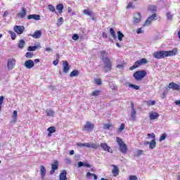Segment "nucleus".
Wrapping results in <instances>:
<instances>
[{
    "instance_id": "obj_1",
    "label": "nucleus",
    "mask_w": 180,
    "mask_h": 180,
    "mask_svg": "<svg viewBox=\"0 0 180 180\" xmlns=\"http://www.w3.org/2000/svg\"><path fill=\"white\" fill-rule=\"evenodd\" d=\"M178 51L176 49H174L172 51H160L153 53V56L157 60H161L165 58V57H171L172 56H176Z\"/></svg>"
},
{
    "instance_id": "obj_2",
    "label": "nucleus",
    "mask_w": 180,
    "mask_h": 180,
    "mask_svg": "<svg viewBox=\"0 0 180 180\" xmlns=\"http://www.w3.org/2000/svg\"><path fill=\"white\" fill-rule=\"evenodd\" d=\"M102 61L104 63L103 71L104 72H109L112 71V62L109 58L106 57V51H100Z\"/></svg>"
},
{
    "instance_id": "obj_3",
    "label": "nucleus",
    "mask_w": 180,
    "mask_h": 180,
    "mask_svg": "<svg viewBox=\"0 0 180 180\" xmlns=\"http://www.w3.org/2000/svg\"><path fill=\"white\" fill-rule=\"evenodd\" d=\"M146 75H147V71L138 70L134 73L133 77L135 81H141Z\"/></svg>"
},
{
    "instance_id": "obj_4",
    "label": "nucleus",
    "mask_w": 180,
    "mask_h": 180,
    "mask_svg": "<svg viewBox=\"0 0 180 180\" xmlns=\"http://www.w3.org/2000/svg\"><path fill=\"white\" fill-rule=\"evenodd\" d=\"M148 137H151L152 141H150V142L146 141V142H145V144L146 146L148 145L149 148L150 150H153V148L157 146V142L155 141V134H154V133L148 134Z\"/></svg>"
},
{
    "instance_id": "obj_5",
    "label": "nucleus",
    "mask_w": 180,
    "mask_h": 180,
    "mask_svg": "<svg viewBox=\"0 0 180 180\" xmlns=\"http://www.w3.org/2000/svg\"><path fill=\"white\" fill-rule=\"evenodd\" d=\"M117 142L121 153H122V154H126L127 153V145L124 143L123 140H122L120 137H117Z\"/></svg>"
},
{
    "instance_id": "obj_6",
    "label": "nucleus",
    "mask_w": 180,
    "mask_h": 180,
    "mask_svg": "<svg viewBox=\"0 0 180 180\" xmlns=\"http://www.w3.org/2000/svg\"><path fill=\"white\" fill-rule=\"evenodd\" d=\"M148 61L146 58H141L139 60H137L134 63V65L129 68L130 71H133V70H136V68H139L140 65H143V64H147Z\"/></svg>"
},
{
    "instance_id": "obj_7",
    "label": "nucleus",
    "mask_w": 180,
    "mask_h": 180,
    "mask_svg": "<svg viewBox=\"0 0 180 180\" xmlns=\"http://www.w3.org/2000/svg\"><path fill=\"white\" fill-rule=\"evenodd\" d=\"M95 129V125L91 124V122H86V124L84 125L82 130L83 131H92Z\"/></svg>"
},
{
    "instance_id": "obj_8",
    "label": "nucleus",
    "mask_w": 180,
    "mask_h": 180,
    "mask_svg": "<svg viewBox=\"0 0 180 180\" xmlns=\"http://www.w3.org/2000/svg\"><path fill=\"white\" fill-rule=\"evenodd\" d=\"M157 19V14L156 13H153L152 14L146 21L145 24L143 25V26H150V25H151V23H153V22H154V20H155Z\"/></svg>"
},
{
    "instance_id": "obj_9",
    "label": "nucleus",
    "mask_w": 180,
    "mask_h": 180,
    "mask_svg": "<svg viewBox=\"0 0 180 180\" xmlns=\"http://www.w3.org/2000/svg\"><path fill=\"white\" fill-rule=\"evenodd\" d=\"M15 65H16V60L14 58L9 59L7 63V68L8 70H13L15 68Z\"/></svg>"
},
{
    "instance_id": "obj_10",
    "label": "nucleus",
    "mask_w": 180,
    "mask_h": 180,
    "mask_svg": "<svg viewBox=\"0 0 180 180\" xmlns=\"http://www.w3.org/2000/svg\"><path fill=\"white\" fill-rule=\"evenodd\" d=\"M51 165V170L49 172L50 175H53L57 169H58V161L54 160L53 163Z\"/></svg>"
},
{
    "instance_id": "obj_11",
    "label": "nucleus",
    "mask_w": 180,
    "mask_h": 180,
    "mask_svg": "<svg viewBox=\"0 0 180 180\" xmlns=\"http://www.w3.org/2000/svg\"><path fill=\"white\" fill-rule=\"evenodd\" d=\"M14 32H15L17 34H22L23 32H25V27L20 25H15Z\"/></svg>"
},
{
    "instance_id": "obj_12",
    "label": "nucleus",
    "mask_w": 180,
    "mask_h": 180,
    "mask_svg": "<svg viewBox=\"0 0 180 180\" xmlns=\"http://www.w3.org/2000/svg\"><path fill=\"white\" fill-rule=\"evenodd\" d=\"M27 13V11L26 10V8L22 7L21 11L17 14L18 18H20L21 19H24V18L26 17V15Z\"/></svg>"
},
{
    "instance_id": "obj_13",
    "label": "nucleus",
    "mask_w": 180,
    "mask_h": 180,
    "mask_svg": "<svg viewBox=\"0 0 180 180\" xmlns=\"http://www.w3.org/2000/svg\"><path fill=\"white\" fill-rule=\"evenodd\" d=\"M168 88L169 89H173V91H179L180 87L179 85L176 84L175 82H171L169 84Z\"/></svg>"
},
{
    "instance_id": "obj_14",
    "label": "nucleus",
    "mask_w": 180,
    "mask_h": 180,
    "mask_svg": "<svg viewBox=\"0 0 180 180\" xmlns=\"http://www.w3.org/2000/svg\"><path fill=\"white\" fill-rule=\"evenodd\" d=\"M63 72L65 74H68V71H70V65H68V61L63 60Z\"/></svg>"
},
{
    "instance_id": "obj_15",
    "label": "nucleus",
    "mask_w": 180,
    "mask_h": 180,
    "mask_svg": "<svg viewBox=\"0 0 180 180\" xmlns=\"http://www.w3.org/2000/svg\"><path fill=\"white\" fill-rule=\"evenodd\" d=\"M100 147L104 150L108 151V153H112V149H110V147L108 146V143H101L100 145Z\"/></svg>"
},
{
    "instance_id": "obj_16",
    "label": "nucleus",
    "mask_w": 180,
    "mask_h": 180,
    "mask_svg": "<svg viewBox=\"0 0 180 180\" xmlns=\"http://www.w3.org/2000/svg\"><path fill=\"white\" fill-rule=\"evenodd\" d=\"M25 67L28 68V70H30V68H33V67H34V62L32 60H26L25 63Z\"/></svg>"
},
{
    "instance_id": "obj_17",
    "label": "nucleus",
    "mask_w": 180,
    "mask_h": 180,
    "mask_svg": "<svg viewBox=\"0 0 180 180\" xmlns=\"http://www.w3.org/2000/svg\"><path fill=\"white\" fill-rule=\"evenodd\" d=\"M158 117H160V114L157 112H151L149 113L150 120H155L156 119H158Z\"/></svg>"
},
{
    "instance_id": "obj_18",
    "label": "nucleus",
    "mask_w": 180,
    "mask_h": 180,
    "mask_svg": "<svg viewBox=\"0 0 180 180\" xmlns=\"http://www.w3.org/2000/svg\"><path fill=\"white\" fill-rule=\"evenodd\" d=\"M141 21V14L140 13H136L134 15V23H140V22Z\"/></svg>"
},
{
    "instance_id": "obj_19",
    "label": "nucleus",
    "mask_w": 180,
    "mask_h": 180,
    "mask_svg": "<svg viewBox=\"0 0 180 180\" xmlns=\"http://www.w3.org/2000/svg\"><path fill=\"white\" fill-rule=\"evenodd\" d=\"M30 36L34 39H40L41 37V31L37 30L34 32V34H30Z\"/></svg>"
},
{
    "instance_id": "obj_20",
    "label": "nucleus",
    "mask_w": 180,
    "mask_h": 180,
    "mask_svg": "<svg viewBox=\"0 0 180 180\" xmlns=\"http://www.w3.org/2000/svg\"><path fill=\"white\" fill-rule=\"evenodd\" d=\"M112 167L113 169H112V174L114 176H117V175H119V172H120L119 167L117 165H112Z\"/></svg>"
},
{
    "instance_id": "obj_21",
    "label": "nucleus",
    "mask_w": 180,
    "mask_h": 180,
    "mask_svg": "<svg viewBox=\"0 0 180 180\" xmlns=\"http://www.w3.org/2000/svg\"><path fill=\"white\" fill-rule=\"evenodd\" d=\"M27 19H34V20H40V15L37 14H31L27 15Z\"/></svg>"
},
{
    "instance_id": "obj_22",
    "label": "nucleus",
    "mask_w": 180,
    "mask_h": 180,
    "mask_svg": "<svg viewBox=\"0 0 180 180\" xmlns=\"http://www.w3.org/2000/svg\"><path fill=\"white\" fill-rule=\"evenodd\" d=\"M60 180H67V171L63 170L62 172L59 175Z\"/></svg>"
},
{
    "instance_id": "obj_23",
    "label": "nucleus",
    "mask_w": 180,
    "mask_h": 180,
    "mask_svg": "<svg viewBox=\"0 0 180 180\" xmlns=\"http://www.w3.org/2000/svg\"><path fill=\"white\" fill-rule=\"evenodd\" d=\"M148 10L149 11V12H151V13H155V12H157V6L149 5L148 7Z\"/></svg>"
},
{
    "instance_id": "obj_24",
    "label": "nucleus",
    "mask_w": 180,
    "mask_h": 180,
    "mask_svg": "<svg viewBox=\"0 0 180 180\" xmlns=\"http://www.w3.org/2000/svg\"><path fill=\"white\" fill-rule=\"evenodd\" d=\"M86 147L88 148H99V144L86 143Z\"/></svg>"
},
{
    "instance_id": "obj_25",
    "label": "nucleus",
    "mask_w": 180,
    "mask_h": 180,
    "mask_svg": "<svg viewBox=\"0 0 180 180\" xmlns=\"http://www.w3.org/2000/svg\"><path fill=\"white\" fill-rule=\"evenodd\" d=\"M40 172H41V176L43 179H44V176H46V167L44 166L41 165L40 166Z\"/></svg>"
},
{
    "instance_id": "obj_26",
    "label": "nucleus",
    "mask_w": 180,
    "mask_h": 180,
    "mask_svg": "<svg viewBox=\"0 0 180 180\" xmlns=\"http://www.w3.org/2000/svg\"><path fill=\"white\" fill-rule=\"evenodd\" d=\"M78 75H79V71H78L77 70H74L70 74V77L71 78H73V77H78Z\"/></svg>"
},
{
    "instance_id": "obj_27",
    "label": "nucleus",
    "mask_w": 180,
    "mask_h": 180,
    "mask_svg": "<svg viewBox=\"0 0 180 180\" xmlns=\"http://www.w3.org/2000/svg\"><path fill=\"white\" fill-rule=\"evenodd\" d=\"M56 9L58 11V13H63V9H64V5L59 4L56 6Z\"/></svg>"
},
{
    "instance_id": "obj_28",
    "label": "nucleus",
    "mask_w": 180,
    "mask_h": 180,
    "mask_svg": "<svg viewBox=\"0 0 180 180\" xmlns=\"http://www.w3.org/2000/svg\"><path fill=\"white\" fill-rule=\"evenodd\" d=\"M86 178H89V176H93L94 180L98 179V176L95 174H92L91 172H87L86 174Z\"/></svg>"
},
{
    "instance_id": "obj_29",
    "label": "nucleus",
    "mask_w": 180,
    "mask_h": 180,
    "mask_svg": "<svg viewBox=\"0 0 180 180\" xmlns=\"http://www.w3.org/2000/svg\"><path fill=\"white\" fill-rule=\"evenodd\" d=\"M110 34H111V37H112L114 40H116V32L113 28L110 29Z\"/></svg>"
},
{
    "instance_id": "obj_30",
    "label": "nucleus",
    "mask_w": 180,
    "mask_h": 180,
    "mask_svg": "<svg viewBox=\"0 0 180 180\" xmlns=\"http://www.w3.org/2000/svg\"><path fill=\"white\" fill-rule=\"evenodd\" d=\"M25 44H26V42H25V40L20 39L18 42L19 49H23L25 47Z\"/></svg>"
},
{
    "instance_id": "obj_31",
    "label": "nucleus",
    "mask_w": 180,
    "mask_h": 180,
    "mask_svg": "<svg viewBox=\"0 0 180 180\" xmlns=\"http://www.w3.org/2000/svg\"><path fill=\"white\" fill-rule=\"evenodd\" d=\"M13 123H16L17 120H18V111L14 110L13 112Z\"/></svg>"
},
{
    "instance_id": "obj_32",
    "label": "nucleus",
    "mask_w": 180,
    "mask_h": 180,
    "mask_svg": "<svg viewBox=\"0 0 180 180\" xmlns=\"http://www.w3.org/2000/svg\"><path fill=\"white\" fill-rule=\"evenodd\" d=\"M83 12H84V15H87L88 16H94V12H92L88 9H84Z\"/></svg>"
},
{
    "instance_id": "obj_33",
    "label": "nucleus",
    "mask_w": 180,
    "mask_h": 180,
    "mask_svg": "<svg viewBox=\"0 0 180 180\" xmlns=\"http://www.w3.org/2000/svg\"><path fill=\"white\" fill-rule=\"evenodd\" d=\"M137 112L136 111H131V120L132 122H134L136 120Z\"/></svg>"
},
{
    "instance_id": "obj_34",
    "label": "nucleus",
    "mask_w": 180,
    "mask_h": 180,
    "mask_svg": "<svg viewBox=\"0 0 180 180\" xmlns=\"http://www.w3.org/2000/svg\"><path fill=\"white\" fill-rule=\"evenodd\" d=\"M117 36H118V40L120 41H122V40H123V38L124 37V34H123V33H122V32L120 31L117 32Z\"/></svg>"
},
{
    "instance_id": "obj_35",
    "label": "nucleus",
    "mask_w": 180,
    "mask_h": 180,
    "mask_svg": "<svg viewBox=\"0 0 180 180\" xmlns=\"http://www.w3.org/2000/svg\"><path fill=\"white\" fill-rule=\"evenodd\" d=\"M146 103L148 106H154V105H155V101L149 100L146 101Z\"/></svg>"
},
{
    "instance_id": "obj_36",
    "label": "nucleus",
    "mask_w": 180,
    "mask_h": 180,
    "mask_svg": "<svg viewBox=\"0 0 180 180\" xmlns=\"http://www.w3.org/2000/svg\"><path fill=\"white\" fill-rule=\"evenodd\" d=\"M101 90H96L92 92L91 95L92 96H99V95H101Z\"/></svg>"
},
{
    "instance_id": "obj_37",
    "label": "nucleus",
    "mask_w": 180,
    "mask_h": 180,
    "mask_svg": "<svg viewBox=\"0 0 180 180\" xmlns=\"http://www.w3.org/2000/svg\"><path fill=\"white\" fill-rule=\"evenodd\" d=\"M48 9L50 11V12H56V7H54V6L52 4L48 5Z\"/></svg>"
},
{
    "instance_id": "obj_38",
    "label": "nucleus",
    "mask_w": 180,
    "mask_h": 180,
    "mask_svg": "<svg viewBox=\"0 0 180 180\" xmlns=\"http://www.w3.org/2000/svg\"><path fill=\"white\" fill-rule=\"evenodd\" d=\"M47 131L49 133H56V127H50L47 129Z\"/></svg>"
},
{
    "instance_id": "obj_39",
    "label": "nucleus",
    "mask_w": 180,
    "mask_h": 180,
    "mask_svg": "<svg viewBox=\"0 0 180 180\" xmlns=\"http://www.w3.org/2000/svg\"><path fill=\"white\" fill-rule=\"evenodd\" d=\"M129 88H132L133 89H136V91H139V89H140V86L136 84H129Z\"/></svg>"
},
{
    "instance_id": "obj_40",
    "label": "nucleus",
    "mask_w": 180,
    "mask_h": 180,
    "mask_svg": "<svg viewBox=\"0 0 180 180\" xmlns=\"http://www.w3.org/2000/svg\"><path fill=\"white\" fill-rule=\"evenodd\" d=\"M8 33L11 34L12 40H15L16 39V34L13 31H8Z\"/></svg>"
},
{
    "instance_id": "obj_41",
    "label": "nucleus",
    "mask_w": 180,
    "mask_h": 180,
    "mask_svg": "<svg viewBox=\"0 0 180 180\" xmlns=\"http://www.w3.org/2000/svg\"><path fill=\"white\" fill-rule=\"evenodd\" d=\"M144 154V151L141 149L138 150L137 154L134 155V157H141V155H143Z\"/></svg>"
},
{
    "instance_id": "obj_42",
    "label": "nucleus",
    "mask_w": 180,
    "mask_h": 180,
    "mask_svg": "<svg viewBox=\"0 0 180 180\" xmlns=\"http://www.w3.org/2000/svg\"><path fill=\"white\" fill-rule=\"evenodd\" d=\"M110 87L111 88V89L112 91H117V86H116V84H115L113 83L110 84Z\"/></svg>"
},
{
    "instance_id": "obj_43",
    "label": "nucleus",
    "mask_w": 180,
    "mask_h": 180,
    "mask_svg": "<svg viewBox=\"0 0 180 180\" xmlns=\"http://www.w3.org/2000/svg\"><path fill=\"white\" fill-rule=\"evenodd\" d=\"M134 4H133V2H131V1H129V3H128V5H127V9H130V8H131V9H134Z\"/></svg>"
},
{
    "instance_id": "obj_44",
    "label": "nucleus",
    "mask_w": 180,
    "mask_h": 180,
    "mask_svg": "<svg viewBox=\"0 0 180 180\" xmlns=\"http://www.w3.org/2000/svg\"><path fill=\"white\" fill-rule=\"evenodd\" d=\"M46 116H54V111L51 110H48L46 111Z\"/></svg>"
},
{
    "instance_id": "obj_45",
    "label": "nucleus",
    "mask_w": 180,
    "mask_h": 180,
    "mask_svg": "<svg viewBox=\"0 0 180 180\" xmlns=\"http://www.w3.org/2000/svg\"><path fill=\"white\" fill-rule=\"evenodd\" d=\"M36 50H37V46H36L28 47V51H36Z\"/></svg>"
},
{
    "instance_id": "obj_46",
    "label": "nucleus",
    "mask_w": 180,
    "mask_h": 180,
    "mask_svg": "<svg viewBox=\"0 0 180 180\" xmlns=\"http://www.w3.org/2000/svg\"><path fill=\"white\" fill-rule=\"evenodd\" d=\"M33 53L32 52H27L26 54H25V57H27V58H33Z\"/></svg>"
},
{
    "instance_id": "obj_47",
    "label": "nucleus",
    "mask_w": 180,
    "mask_h": 180,
    "mask_svg": "<svg viewBox=\"0 0 180 180\" xmlns=\"http://www.w3.org/2000/svg\"><path fill=\"white\" fill-rule=\"evenodd\" d=\"M165 139H167V134H162L160 137L159 141H162L165 140Z\"/></svg>"
},
{
    "instance_id": "obj_48",
    "label": "nucleus",
    "mask_w": 180,
    "mask_h": 180,
    "mask_svg": "<svg viewBox=\"0 0 180 180\" xmlns=\"http://www.w3.org/2000/svg\"><path fill=\"white\" fill-rule=\"evenodd\" d=\"M167 19L168 20H172L173 16L171 15V13L168 12L166 13Z\"/></svg>"
},
{
    "instance_id": "obj_49",
    "label": "nucleus",
    "mask_w": 180,
    "mask_h": 180,
    "mask_svg": "<svg viewBox=\"0 0 180 180\" xmlns=\"http://www.w3.org/2000/svg\"><path fill=\"white\" fill-rule=\"evenodd\" d=\"M4 96H0V112H1V109H2V104L4 103Z\"/></svg>"
},
{
    "instance_id": "obj_50",
    "label": "nucleus",
    "mask_w": 180,
    "mask_h": 180,
    "mask_svg": "<svg viewBox=\"0 0 180 180\" xmlns=\"http://www.w3.org/2000/svg\"><path fill=\"white\" fill-rule=\"evenodd\" d=\"M72 40L77 41L79 39V35L78 34H74L72 37Z\"/></svg>"
},
{
    "instance_id": "obj_51",
    "label": "nucleus",
    "mask_w": 180,
    "mask_h": 180,
    "mask_svg": "<svg viewBox=\"0 0 180 180\" xmlns=\"http://www.w3.org/2000/svg\"><path fill=\"white\" fill-rule=\"evenodd\" d=\"M125 128V124L124 123L121 124L120 127L118 129V131H123V129Z\"/></svg>"
},
{
    "instance_id": "obj_52",
    "label": "nucleus",
    "mask_w": 180,
    "mask_h": 180,
    "mask_svg": "<svg viewBox=\"0 0 180 180\" xmlns=\"http://www.w3.org/2000/svg\"><path fill=\"white\" fill-rule=\"evenodd\" d=\"M95 83L97 85H102V80L101 79H97L95 80Z\"/></svg>"
},
{
    "instance_id": "obj_53",
    "label": "nucleus",
    "mask_w": 180,
    "mask_h": 180,
    "mask_svg": "<svg viewBox=\"0 0 180 180\" xmlns=\"http://www.w3.org/2000/svg\"><path fill=\"white\" fill-rule=\"evenodd\" d=\"M129 180H139L137 176L131 175L129 176Z\"/></svg>"
},
{
    "instance_id": "obj_54",
    "label": "nucleus",
    "mask_w": 180,
    "mask_h": 180,
    "mask_svg": "<svg viewBox=\"0 0 180 180\" xmlns=\"http://www.w3.org/2000/svg\"><path fill=\"white\" fill-rule=\"evenodd\" d=\"M124 65H126V64H125V63H122V64H121V65H117L116 66V68H119V69L120 70V69H122V68H124Z\"/></svg>"
},
{
    "instance_id": "obj_55",
    "label": "nucleus",
    "mask_w": 180,
    "mask_h": 180,
    "mask_svg": "<svg viewBox=\"0 0 180 180\" xmlns=\"http://www.w3.org/2000/svg\"><path fill=\"white\" fill-rule=\"evenodd\" d=\"M131 112L136 111V109H134V103L133 102H131Z\"/></svg>"
},
{
    "instance_id": "obj_56",
    "label": "nucleus",
    "mask_w": 180,
    "mask_h": 180,
    "mask_svg": "<svg viewBox=\"0 0 180 180\" xmlns=\"http://www.w3.org/2000/svg\"><path fill=\"white\" fill-rule=\"evenodd\" d=\"M110 127H112V124H105L104 125V129H110Z\"/></svg>"
},
{
    "instance_id": "obj_57",
    "label": "nucleus",
    "mask_w": 180,
    "mask_h": 180,
    "mask_svg": "<svg viewBox=\"0 0 180 180\" xmlns=\"http://www.w3.org/2000/svg\"><path fill=\"white\" fill-rule=\"evenodd\" d=\"M102 36L103 39H108V33L106 32H103Z\"/></svg>"
},
{
    "instance_id": "obj_58",
    "label": "nucleus",
    "mask_w": 180,
    "mask_h": 180,
    "mask_svg": "<svg viewBox=\"0 0 180 180\" xmlns=\"http://www.w3.org/2000/svg\"><path fill=\"white\" fill-rule=\"evenodd\" d=\"M77 146L79 147H86V143H78Z\"/></svg>"
},
{
    "instance_id": "obj_59",
    "label": "nucleus",
    "mask_w": 180,
    "mask_h": 180,
    "mask_svg": "<svg viewBox=\"0 0 180 180\" xmlns=\"http://www.w3.org/2000/svg\"><path fill=\"white\" fill-rule=\"evenodd\" d=\"M53 65H58V59L53 61Z\"/></svg>"
},
{
    "instance_id": "obj_60",
    "label": "nucleus",
    "mask_w": 180,
    "mask_h": 180,
    "mask_svg": "<svg viewBox=\"0 0 180 180\" xmlns=\"http://www.w3.org/2000/svg\"><path fill=\"white\" fill-rule=\"evenodd\" d=\"M141 29H143L142 27H141V28H139L137 30H136V33H137V34H140V33H142V30H141Z\"/></svg>"
},
{
    "instance_id": "obj_61",
    "label": "nucleus",
    "mask_w": 180,
    "mask_h": 180,
    "mask_svg": "<svg viewBox=\"0 0 180 180\" xmlns=\"http://www.w3.org/2000/svg\"><path fill=\"white\" fill-rule=\"evenodd\" d=\"M83 167H86V168H91V165L89 163H84Z\"/></svg>"
},
{
    "instance_id": "obj_62",
    "label": "nucleus",
    "mask_w": 180,
    "mask_h": 180,
    "mask_svg": "<svg viewBox=\"0 0 180 180\" xmlns=\"http://www.w3.org/2000/svg\"><path fill=\"white\" fill-rule=\"evenodd\" d=\"M78 167H79V168H81V167H84V162H78Z\"/></svg>"
},
{
    "instance_id": "obj_63",
    "label": "nucleus",
    "mask_w": 180,
    "mask_h": 180,
    "mask_svg": "<svg viewBox=\"0 0 180 180\" xmlns=\"http://www.w3.org/2000/svg\"><path fill=\"white\" fill-rule=\"evenodd\" d=\"M9 15V12L8 11H6L3 15L4 18H6L7 15Z\"/></svg>"
},
{
    "instance_id": "obj_64",
    "label": "nucleus",
    "mask_w": 180,
    "mask_h": 180,
    "mask_svg": "<svg viewBox=\"0 0 180 180\" xmlns=\"http://www.w3.org/2000/svg\"><path fill=\"white\" fill-rule=\"evenodd\" d=\"M175 104L178 105L179 106H180V100L176 101H175Z\"/></svg>"
}]
</instances>
